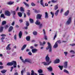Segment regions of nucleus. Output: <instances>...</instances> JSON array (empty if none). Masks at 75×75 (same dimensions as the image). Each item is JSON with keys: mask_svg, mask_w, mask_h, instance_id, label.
Masks as SVG:
<instances>
[{"mask_svg": "<svg viewBox=\"0 0 75 75\" xmlns=\"http://www.w3.org/2000/svg\"><path fill=\"white\" fill-rule=\"evenodd\" d=\"M50 59L49 56H48V54H47L45 57V60L47 62H43L42 63V64H43L44 65H45V66L48 65H50L51 63V61H50Z\"/></svg>", "mask_w": 75, "mask_h": 75, "instance_id": "f257e3e1", "label": "nucleus"}, {"mask_svg": "<svg viewBox=\"0 0 75 75\" xmlns=\"http://www.w3.org/2000/svg\"><path fill=\"white\" fill-rule=\"evenodd\" d=\"M7 65L8 66H12L13 65L14 68L17 67V62L16 61H12V62H8L7 64Z\"/></svg>", "mask_w": 75, "mask_h": 75, "instance_id": "f03ea898", "label": "nucleus"}, {"mask_svg": "<svg viewBox=\"0 0 75 75\" xmlns=\"http://www.w3.org/2000/svg\"><path fill=\"white\" fill-rule=\"evenodd\" d=\"M47 44L48 45V46L46 47V49L47 50H48L49 49V52H51L52 51V47H51V44L49 42H48Z\"/></svg>", "mask_w": 75, "mask_h": 75, "instance_id": "7ed1b4c3", "label": "nucleus"}, {"mask_svg": "<svg viewBox=\"0 0 75 75\" xmlns=\"http://www.w3.org/2000/svg\"><path fill=\"white\" fill-rule=\"evenodd\" d=\"M39 21L38 20H37L35 22V24H36V25H39V29H41V28L42 27V24H40V22H39Z\"/></svg>", "mask_w": 75, "mask_h": 75, "instance_id": "20e7f679", "label": "nucleus"}, {"mask_svg": "<svg viewBox=\"0 0 75 75\" xmlns=\"http://www.w3.org/2000/svg\"><path fill=\"white\" fill-rule=\"evenodd\" d=\"M5 14L6 16H10L11 13L8 11H5Z\"/></svg>", "mask_w": 75, "mask_h": 75, "instance_id": "39448f33", "label": "nucleus"}, {"mask_svg": "<svg viewBox=\"0 0 75 75\" xmlns=\"http://www.w3.org/2000/svg\"><path fill=\"white\" fill-rule=\"evenodd\" d=\"M71 21H72L71 18L69 17V18L68 19L67 21L66 22V24H67V25H69V24H71Z\"/></svg>", "mask_w": 75, "mask_h": 75, "instance_id": "423d86ee", "label": "nucleus"}, {"mask_svg": "<svg viewBox=\"0 0 75 75\" xmlns=\"http://www.w3.org/2000/svg\"><path fill=\"white\" fill-rule=\"evenodd\" d=\"M41 17H42V15L38 14L36 15V19L40 20L41 18Z\"/></svg>", "mask_w": 75, "mask_h": 75, "instance_id": "0eeeda50", "label": "nucleus"}, {"mask_svg": "<svg viewBox=\"0 0 75 75\" xmlns=\"http://www.w3.org/2000/svg\"><path fill=\"white\" fill-rule=\"evenodd\" d=\"M63 67H64V68H67V67H68V62H64Z\"/></svg>", "mask_w": 75, "mask_h": 75, "instance_id": "6e6552de", "label": "nucleus"}, {"mask_svg": "<svg viewBox=\"0 0 75 75\" xmlns=\"http://www.w3.org/2000/svg\"><path fill=\"white\" fill-rule=\"evenodd\" d=\"M10 45H11V44H9L6 47V50H10L11 48L10 47Z\"/></svg>", "mask_w": 75, "mask_h": 75, "instance_id": "1a4fd4ad", "label": "nucleus"}, {"mask_svg": "<svg viewBox=\"0 0 75 75\" xmlns=\"http://www.w3.org/2000/svg\"><path fill=\"white\" fill-rule=\"evenodd\" d=\"M59 62H60L59 59H57L54 61V64H58V63H59Z\"/></svg>", "mask_w": 75, "mask_h": 75, "instance_id": "9d476101", "label": "nucleus"}, {"mask_svg": "<svg viewBox=\"0 0 75 75\" xmlns=\"http://www.w3.org/2000/svg\"><path fill=\"white\" fill-rule=\"evenodd\" d=\"M22 35H23V32L21 31H20L19 33L18 34V36L19 38H21V37H22Z\"/></svg>", "mask_w": 75, "mask_h": 75, "instance_id": "9b49d317", "label": "nucleus"}, {"mask_svg": "<svg viewBox=\"0 0 75 75\" xmlns=\"http://www.w3.org/2000/svg\"><path fill=\"white\" fill-rule=\"evenodd\" d=\"M38 50L37 49H33L32 50V51L33 53H36L37 52Z\"/></svg>", "mask_w": 75, "mask_h": 75, "instance_id": "f8f14e48", "label": "nucleus"}, {"mask_svg": "<svg viewBox=\"0 0 75 75\" xmlns=\"http://www.w3.org/2000/svg\"><path fill=\"white\" fill-rule=\"evenodd\" d=\"M69 13V10H68L66 12H65L64 13V15L65 16H67Z\"/></svg>", "mask_w": 75, "mask_h": 75, "instance_id": "ddd939ff", "label": "nucleus"}, {"mask_svg": "<svg viewBox=\"0 0 75 75\" xmlns=\"http://www.w3.org/2000/svg\"><path fill=\"white\" fill-rule=\"evenodd\" d=\"M58 47V44H57V42H56L55 44L53 46L54 48H57V47Z\"/></svg>", "mask_w": 75, "mask_h": 75, "instance_id": "4468645a", "label": "nucleus"}, {"mask_svg": "<svg viewBox=\"0 0 75 75\" xmlns=\"http://www.w3.org/2000/svg\"><path fill=\"white\" fill-rule=\"evenodd\" d=\"M18 14L19 17H21L23 16V13L20 12H18Z\"/></svg>", "mask_w": 75, "mask_h": 75, "instance_id": "2eb2a0df", "label": "nucleus"}, {"mask_svg": "<svg viewBox=\"0 0 75 75\" xmlns=\"http://www.w3.org/2000/svg\"><path fill=\"white\" fill-rule=\"evenodd\" d=\"M47 69H48L50 71H52L53 69L52 67L51 66H50L49 67L47 68Z\"/></svg>", "mask_w": 75, "mask_h": 75, "instance_id": "dca6fc26", "label": "nucleus"}, {"mask_svg": "<svg viewBox=\"0 0 75 75\" xmlns=\"http://www.w3.org/2000/svg\"><path fill=\"white\" fill-rule=\"evenodd\" d=\"M1 35L2 37L1 38V40H4L5 38V37H6V35L4 34H2Z\"/></svg>", "mask_w": 75, "mask_h": 75, "instance_id": "f3484780", "label": "nucleus"}, {"mask_svg": "<svg viewBox=\"0 0 75 75\" xmlns=\"http://www.w3.org/2000/svg\"><path fill=\"white\" fill-rule=\"evenodd\" d=\"M20 10L21 11V12H23H23H24V8H23V7H20Z\"/></svg>", "mask_w": 75, "mask_h": 75, "instance_id": "a211bd4d", "label": "nucleus"}, {"mask_svg": "<svg viewBox=\"0 0 75 75\" xmlns=\"http://www.w3.org/2000/svg\"><path fill=\"white\" fill-rule=\"evenodd\" d=\"M13 29V27L12 26H11L9 28V30H8L9 32H10Z\"/></svg>", "mask_w": 75, "mask_h": 75, "instance_id": "6ab92c4d", "label": "nucleus"}, {"mask_svg": "<svg viewBox=\"0 0 75 75\" xmlns=\"http://www.w3.org/2000/svg\"><path fill=\"white\" fill-rule=\"evenodd\" d=\"M26 39L27 41H29L30 40V36H28L26 37Z\"/></svg>", "mask_w": 75, "mask_h": 75, "instance_id": "aec40b11", "label": "nucleus"}, {"mask_svg": "<svg viewBox=\"0 0 75 75\" xmlns=\"http://www.w3.org/2000/svg\"><path fill=\"white\" fill-rule=\"evenodd\" d=\"M45 18H48V13L47 12H45Z\"/></svg>", "mask_w": 75, "mask_h": 75, "instance_id": "412c9836", "label": "nucleus"}, {"mask_svg": "<svg viewBox=\"0 0 75 75\" xmlns=\"http://www.w3.org/2000/svg\"><path fill=\"white\" fill-rule=\"evenodd\" d=\"M26 46L27 45H23L22 48L21 49V50H22V51H23V50H24V49L25 48V47H26Z\"/></svg>", "mask_w": 75, "mask_h": 75, "instance_id": "4be33fe9", "label": "nucleus"}, {"mask_svg": "<svg viewBox=\"0 0 75 75\" xmlns=\"http://www.w3.org/2000/svg\"><path fill=\"white\" fill-rule=\"evenodd\" d=\"M40 4L43 7H45V6L44 5V4H43V0H40Z\"/></svg>", "mask_w": 75, "mask_h": 75, "instance_id": "5701e85b", "label": "nucleus"}, {"mask_svg": "<svg viewBox=\"0 0 75 75\" xmlns=\"http://www.w3.org/2000/svg\"><path fill=\"white\" fill-rule=\"evenodd\" d=\"M25 22L26 23L25 25L26 27H28L29 25H30V23H29V22L28 21H26Z\"/></svg>", "mask_w": 75, "mask_h": 75, "instance_id": "b1692460", "label": "nucleus"}, {"mask_svg": "<svg viewBox=\"0 0 75 75\" xmlns=\"http://www.w3.org/2000/svg\"><path fill=\"white\" fill-rule=\"evenodd\" d=\"M7 72V70L3 69V70L1 71V72L2 73V74H5Z\"/></svg>", "mask_w": 75, "mask_h": 75, "instance_id": "393cba45", "label": "nucleus"}, {"mask_svg": "<svg viewBox=\"0 0 75 75\" xmlns=\"http://www.w3.org/2000/svg\"><path fill=\"white\" fill-rule=\"evenodd\" d=\"M29 59H25V61H23V63H25V62H28V61Z\"/></svg>", "mask_w": 75, "mask_h": 75, "instance_id": "a878e982", "label": "nucleus"}, {"mask_svg": "<svg viewBox=\"0 0 75 75\" xmlns=\"http://www.w3.org/2000/svg\"><path fill=\"white\" fill-rule=\"evenodd\" d=\"M59 12V10H58L57 11L55 12L54 13V14L56 16H57L58 15V13Z\"/></svg>", "mask_w": 75, "mask_h": 75, "instance_id": "bb28decb", "label": "nucleus"}, {"mask_svg": "<svg viewBox=\"0 0 75 75\" xmlns=\"http://www.w3.org/2000/svg\"><path fill=\"white\" fill-rule=\"evenodd\" d=\"M23 3H24L25 4V6H26V7H29V4H27V3L25 2H23Z\"/></svg>", "mask_w": 75, "mask_h": 75, "instance_id": "cd10ccee", "label": "nucleus"}, {"mask_svg": "<svg viewBox=\"0 0 75 75\" xmlns=\"http://www.w3.org/2000/svg\"><path fill=\"white\" fill-rule=\"evenodd\" d=\"M28 12H27V14L28 16H30V10H28Z\"/></svg>", "mask_w": 75, "mask_h": 75, "instance_id": "c85d7f7f", "label": "nucleus"}, {"mask_svg": "<svg viewBox=\"0 0 75 75\" xmlns=\"http://www.w3.org/2000/svg\"><path fill=\"white\" fill-rule=\"evenodd\" d=\"M4 28L3 27H0V33H1L3 31Z\"/></svg>", "mask_w": 75, "mask_h": 75, "instance_id": "c756f323", "label": "nucleus"}, {"mask_svg": "<svg viewBox=\"0 0 75 75\" xmlns=\"http://www.w3.org/2000/svg\"><path fill=\"white\" fill-rule=\"evenodd\" d=\"M38 72L39 74H42L43 72L42 70H41V69H40L39 70H38Z\"/></svg>", "mask_w": 75, "mask_h": 75, "instance_id": "7c9ffc66", "label": "nucleus"}, {"mask_svg": "<svg viewBox=\"0 0 75 75\" xmlns=\"http://www.w3.org/2000/svg\"><path fill=\"white\" fill-rule=\"evenodd\" d=\"M6 24V21H2V25H4V24Z\"/></svg>", "mask_w": 75, "mask_h": 75, "instance_id": "2f4dec72", "label": "nucleus"}, {"mask_svg": "<svg viewBox=\"0 0 75 75\" xmlns=\"http://www.w3.org/2000/svg\"><path fill=\"white\" fill-rule=\"evenodd\" d=\"M64 72L66 73V74H69V71H68V70L64 69Z\"/></svg>", "mask_w": 75, "mask_h": 75, "instance_id": "473e14b6", "label": "nucleus"}, {"mask_svg": "<svg viewBox=\"0 0 75 75\" xmlns=\"http://www.w3.org/2000/svg\"><path fill=\"white\" fill-rule=\"evenodd\" d=\"M33 34L34 35H37V32L36 31H34L33 32Z\"/></svg>", "mask_w": 75, "mask_h": 75, "instance_id": "72a5a7b5", "label": "nucleus"}, {"mask_svg": "<svg viewBox=\"0 0 75 75\" xmlns=\"http://www.w3.org/2000/svg\"><path fill=\"white\" fill-rule=\"evenodd\" d=\"M1 17L3 18H5V16H4V15L3 13L1 14Z\"/></svg>", "mask_w": 75, "mask_h": 75, "instance_id": "f704fd0d", "label": "nucleus"}, {"mask_svg": "<svg viewBox=\"0 0 75 75\" xmlns=\"http://www.w3.org/2000/svg\"><path fill=\"white\" fill-rule=\"evenodd\" d=\"M58 67H59V68H60V70H62V69H63V66H61L60 65H59L58 66Z\"/></svg>", "mask_w": 75, "mask_h": 75, "instance_id": "c9c22d12", "label": "nucleus"}, {"mask_svg": "<svg viewBox=\"0 0 75 75\" xmlns=\"http://www.w3.org/2000/svg\"><path fill=\"white\" fill-rule=\"evenodd\" d=\"M58 8V5H55L54 6V10H57Z\"/></svg>", "mask_w": 75, "mask_h": 75, "instance_id": "e433bc0d", "label": "nucleus"}, {"mask_svg": "<svg viewBox=\"0 0 75 75\" xmlns=\"http://www.w3.org/2000/svg\"><path fill=\"white\" fill-rule=\"evenodd\" d=\"M14 3V1L13 2H9L8 3V4H9V5H11V4H13V3Z\"/></svg>", "mask_w": 75, "mask_h": 75, "instance_id": "4c0bfd02", "label": "nucleus"}, {"mask_svg": "<svg viewBox=\"0 0 75 75\" xmlns=\"http://www.w3.org/2000/svg\"><path fill=\"white\" fill-rule=\"evenodd\" d=\"M30 23H34V20L31 18L30 19Z\"/></svg>", "mask_w": 75, "mask_h": 75, "instance_id": "58836bf2", "label": "nucleus"}, {"mask_svg": "<svg viewBox=\"0 0 75 75\" xmlns=\"http://www.w3.org/2000/svg\"><path fill=\"white\" fill-rule=\"evenodd\" d=\"M35 74V73H34V70H32L31 71V75H34Z\"/></svg>", "mask_w": 75, "mask_h": 75, "instance_id": "ea45409f", "label": "nucleus"}, {"mask_svg": "<svg viewBox=\"0 0 75 75\" xmlns=\"http://www.w3.org/2000/svg\"><path fill=\"white\" fill-rule=\"evenodd\" d=\"M51 15H52V18H53L54 17V13H52V12H50Z\"/></svg>", "mask_w": 75, "mask_h": 75, "instance_id": "a19ab883", "label": "nucleus"}, {"mask_svg": "<svg viewBox=\"0 0 75 75\" xmlns=\"http://www.w3.org/2000/svg\"><path fill=\"white\" fill-rule=\"evenodd\" d=\"M64 54H65V56L67 57V54H68V52H64Z\"/></svg>", "mask_w": 75, "mask_h": 75, "instance_id": "79ce46f5", "label": "nucleus"}, {"mask_svg": "<svg viewBox=\"0 0 75 75\" xmlns=\"http://www.w3.org/2000/svg\"><path fill=\"white\" fill-rule=\"evenodd\" d=\"M31 5L32 6H35V4H34L33 2H32L31 3Z\"/></svg>", "mask_w": 75, "mask_h": 75, "instance_id": "37998d69", "label": "nucleus"}, {"mask_svg": "<svg viewBox=\"0 0 75 75\" xmlns=\"http://www.w3.org/2000/svg\"><path fill=\"white\" fill-rule=\"evenodd\" d=\"M19 21L20 22V23H22L23 22V20L21 19L19 20Z\"/></svg>", "mask_w": 75, "mask_h": 75, "instance_id": "c03bdc74", "label": "nucleus"}, {"mask_svg": "<svg viewBox=\"0 0 75 75\" xmlns=\"http://www.w3.org/2000/svg\"><path fill=\"white\" fill-rule=\"evenodd\" d=\"M14 39L15 40H17V35H16V34L15 35H14Z\"/></svg>", "mask_w": 75, "mask_h": 75, "instance_id": "a18cd8bd", "label": "nucleus"}, {"mask_svg": "<svg viewBox=\"0 0 75 75\" xmlns=\"http://www.w3.org/2000/svg\"><path fill=\"white\" fill-rule=\"evenodd\" d=\"M4 28L6 29H7V28H8V25H6L5 26Z\"/></svg>", "mask_w": 75, "mask_h": 75, "instance_id": "49530a36", "label": "nucleus"}, {"mask_svg": "<svg viewBox=\"0 0 75 75\" xmlns=\"http://www.w3.org/2000/svg\"><path fill=\"white\" fill-rule=\"evenodd\" d=\"M57 37V33H56L55 34V35L54 36V38H53V40H54L55 39V38Z\"/></svg>", "mask_w": 75, "mask_h": 75, "instance_id": "de8ad7c7", "label": "nucleus"}, {"mask_svg": "<svg viewBox=\"0 0 75 75\" xmlns=\"http://www.w3.org/2000/svg\"><path fill=\"white\" fill-rule=\"evenodd\" d=\"M58 42V43H59V44H61V40H57V42Z\"/></svg>", "mask_w": 75, "mask_h": 75, "instance_id": "09e8293b", "label": "nucleus"}, {"mask_svg": "<svg viewBox=\"0 0 75 75\" xmlns=\"http://www.w3.org/2000/svg\"><path fill=\"white\" fill-rule=\"evenodd\" d=\"M21 75H23V74H24V70H22L21 71Z\"/></svg>", "mask_w": 75, "mask_h": 75, "instance_id": "8fccbe9b", "label": "nucleus"}, {"mask_svg": "<svg viewBox=\"0 0 75 75\" xmlns=\"http://www.w3.org/2000/svg\"><path fill=\"white\" fill-rule=\"evenodd\" d=\"M14 24H15V21H13L11 24L12 25H13H13H14Z\"/></svg>", "mask_w": 75, "mask_h": 75, "instance_id": "3c124183", "label": "nucleus"}, {"mask_svg": "<svg viewBox=\"0 0 75 75\" xmlns=\"http://www.w3.org/2000/svg\"><path fill=\"white\" fill-rule=\"evenodd\" d=\"M69 45L71 46H72V47H73L74 46H75V43H73V44H70Z\"/></svg>", "mask_w": 75, "mask_h": 75, "instance_id": "603ef678", "label": "nucleus"}, {"mask_svg": "<svg viewBox=\"0 0 75 75\" xmlns=\"http://www.w3.org/2000/svg\"><path fill=\"white\" fill-rule=\"evenodd\" d=\"M28 62H29V63H30V64H32V61L29 60Z\"/></svg>", "mask_w": 75, "mask_h": 75, "instance_id": "864d4df0", "label": "nucleus"}, {"mask_svg": "<svg viewBox=\"0 0 75 75\" xmlns=\"http://www.w3.org/2000/svg\"><path fill=\"white\" fill-rule=\"evenodd\" d=\"M13 68H14L13 67H11V69L10 70L11 72H12V71H13Z\"/></svg>", "mask_w": 75, "mask_h": 75, "instance_id": "5fc2aeb1", "label": "nucleus"}, {"mask_svg": "<svg viewBox=\"0 0 75 75\" xmlns=\"http://www.w3.org/2000/svg\"><path fill=\"white\" fill-rule=\"evenodd\" d=\"M52 3H56V2H57V1H54V0H52Z\"/></svg>", "mask_w": 75, "mask_h": 75, "instance_id": "6e6d98bb", "label": "nucleus"}, {"mask_svg": "<svg viewBox=\"0 0 75 75\" xmlns=\"http://www.w3.org/2000/svg\"><path fill=\"white\" fill-rule=\"evenodd\" d=\"M35 13H38V11L37 10H35Z\"/></svg>", "mask_w": 75, "mask_h": 75, "instance_id": "4d7b16f0", "label": "nucleus"}, {"mask_svg": "<svg viewBox=\"0 0 75 75\" xmlns=\"http://www.w3.org/2000/svg\"><path fill=\"white\" fill-rule=\"evenodd\" d=\"M28 54L30 55H32V53H31V52H29L28 53Z\"/></svg>", "mask_w": 75, "mask_h": 75, "instance_id": "13d9d810", "label": "nucleus"}, {"mask_svg": "<svg viewBox=\"0 0 75 75\" xmlns=\"http://www.w3.org/2000/svg\"><path fill=\"white\" fill-rule=\"evenodd\" d=\"M63 11H64V9H62L60 11V13H62Z\"/></svg>", "mask_w": 75, "mask_h": 75, "instance_id": "bf43d9fd", "label": "nucleus"}, {"mask_svg": "<svg viewBox=\"0 0 75 75\" xmlns=\"http://www.w3.org/2000/svg\"><path fill=\"white\" fill-rule=\"evenodd\" d=\"M19 8V7L18 6L16 10V11H18V10Z\"/></svg>", "mask_w": 75, "mask_h": 75, "instance_id": "052dcab7", "label": "nucleus"}, {"mask_svg": "<svg viewBox=\"0 0 75 75\" xmlns=\"http://www.w3.org/2000/svg\"><path fill=\"white\" fill-rule=\"evenodd\" d=\"M20 59L21 60H22V62H23V61H24V60H23V59H22V57H20Z\"/></svg>", "mask_w": 75, "mask_h": 75, "instance_id": "680f3d73", "label": "nucleus"}, {"mask_svg": "<svg viewBox=\"0 0 75 75\" xmlns=\"http://www.w3.org/2000/svg\"><path fill=\"white\" fill-rule=\"evenodd\" d=\"M13 15H16V11H13Z\"/></svg>", "mask_w": 75, "mask_h": 75, "instance_id": "e2e57ef3", "label": "nucleus"}, {"mask_svg": "<svg viewBox=\"0 0 75 75\" xmlns=\"http://www.w3.org/2000/svg\"><path fill=\"white\" fill-rule=\"evenodd\" d=\"M45 39L46 40H47V36L45 35Z\"/></svg>", "mask_w": 75, "mask_h": 75, "instance_id": "0e129e2a", "label": "nucleus"}, {"mask_svg": "<svg viewBox=\"0 0 75 75\" xmlns=\"http://www.w3.org/2000/svg\"><path fill=\"white\" fill-rule=\"evenodd\" d=\"M4 67L3 66H0V69H2Z\"/></svg>", "mask_w": 75, "mask_h": 75, "instance_id": "69168bd1", "label": "nucleus"}, {"mask_svg": "<svg viewBox=\"0 0 75 75\" xmlns=\"http://www.w3.org/2000/svg\"><path fill=\"white\" fill-rule=\"evenodd\" d=\"M14 75H18V73L16 72V73H15Z\"/></svg>", "mask_w": 75, "mask_h": 75, "instance_id": "338daca9", "label": "nucleus"}, {"mask_svg": "<svg viewBox=\"0 0 75 75\" xmlns=\"http://www.w3.org/2000/svg\"><path fill=\"white\" fill-rule=\"evenodd\" d=\"M27 75H30V73L29 72H27Z\"/></svg>", "mask_w": 75, "mask_h": 75, "instance_id": "774afa93", "label": "nucleus"}]
</instances>
